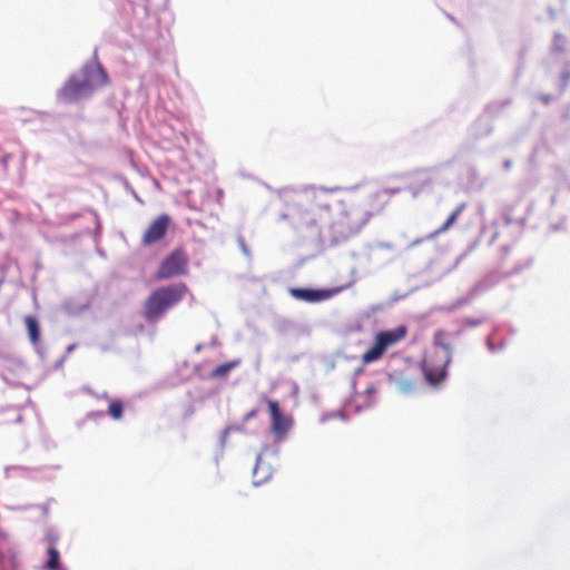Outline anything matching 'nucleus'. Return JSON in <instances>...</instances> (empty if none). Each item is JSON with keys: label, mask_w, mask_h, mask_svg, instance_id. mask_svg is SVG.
Segmentation results:
<instances>
[{"label": "nucleus", "mask_w": 570, "mask_h": 570, "mask_svg": "<svg viewBox=\"0 0 570 570\" xmlns=\"http://www.w3.org/2000/svg\"><path fill=\"white\" fill-rule=\"evenodd\" d=\"M341 189L316 186L282 188L278 195L287 204L282 217L306 238L318 242L346 239L358 233L371 215L358 206L336 199L334 194Z\"/></svg>", "instance_id": "1"}, {"label": "nucleus", "mask_w": 570, "mask_h": 570, "mask_svg": "<svg viewBox=\"0 0 570 570\" xmlns=\"http://www.w3.org/2000/svg\"><path fill=\"white\" fill-rule=\"evenodd\" d=\"M107 81L108 76L95 57L92 61L85 63L80 70L69 76L58 90L57 98L65 104H77L89 99Z\"/></svg>", "instance_id": "2"}, {"label": "nucleus", "mask_w": 570, "mask_h": 570, "mask_svg": "<svg viewBox=\"0 0 570 570\" xmlns=\"http://www.w3.org/2000/svg\"><path fill=\"white\" fill-rule=\"evenodd\" d=\"M434 346L422 361V370L429 384L435 386L446 377V367L452 361V347L444 342V332L434 334Z\"/></svg>", "instance_id": "3"}, {"label": "nucleus", "mask_w": 570, "mask_h": 570, "mask_svg": "<svg viewBox=\"0 0 570 570\" xmlns=\"http://www.w3.org/2000/svg\"><path fill=\"white\" fill-rule=\"evenodd\" d=\"M187 292L188 288L184 283L163 286L154 291L145 303L146 320L149 323L158 322L169 308L184 298Z\"/></svg>", "instance_id": "4"}, {"label": "nucleus", "mask_w": 570, "mask_h": 570, "mask_svg": "<svg viewBox=\"0 0 570 570\" xmlns=\"http://www.w3.org/2000/svg\"><path fill=\"white\" fill-rule=\"evenodd\" d=\"M187 274V257L181 250H174L160 264L157 278L167 279Z\"/></svg>", "instance_id": "5"}, {"label": "nucleus", "mask_w": 570, "mask_h": 570, "mask_svg": "<svg viewBox=\"0 0 570 570\" xmlns=\"http://www.w3.org/2000/svg\"><path fill=\"white\" fill-rule=\"evenodd\" d=\"M267 404L272 420V432L275 434L276 441L282 442L292 429L293 420L291 416L282 413L277 401L268 400Z\"/></svg>", "instance_id": "6"}, {"label": "nucleus", "mask_w": 570, "mask_h": 570, "mask_svg": "<svg viewBox=\"0 0 570 570\" xmlns=\"http://www.w3.org/2000/svg\"><path fill=\"white\" fill-rule=\"evenodd\" d=\"M60 469L59 464L43 465L38 468H27L22 465H8L4 468L6 478H12L16 472H21L23 475H31L37 480H51L52 472Z\"/></svg>", "instance_id": "7"}, {"label": "nucleus", "mask_w": 570, "mask_h": 570, "mask_svg": "<svg viewBox=\"0 0 570 570\" xmlns=\"http://www.w3.org/2000/svg\"><path fill=\"white\" fill-rule=\"evenodd\" d=\"M344 287H337L334 289H314V288H301V287H292L289 288V294L298 299L308 303H317L323 302L331 298L334 294L340 293Z\"/></svg>", "instance_id": "8"}, {"label": "nucleus", "mask_w": 570, "mask_h": 570, "mask_svg": "<svg viewBox=\"0 0 570 570\" xmlns=\"http://www.w3.org/2000/svg\"><path fill=\"white\" fill-rule=\"evenodd\" d=\"M170 218L168 215L164 214L157 217L146 229L142 236L144 245H151L159 239H161L168 228Z\"/></svg>", "instance_id": "9"}, {"label": "nucleus", "mask_w": 570, "mask_h": 570, "mask_svg": "<svg viewBox=\"0 0 570 570\" xmlns=\"http://www.w3.org/2000/svg\"><path fill=\"white\" fill-rule=\"evenodd\" d=\"M492 284L488 278L480 281L476 283L468 293L466 296L458 298L455 302L451 303L449 306L444 307L443 309L448 312H452L461 306L468 305L478 295L484 293L488 291Z\"/></svg>", "instance_id": "10"}, {"label": "nucleus", "mask_w": 570, "mask_h": 570, "mask_svg": "<svg viewBox=\"0 0 570 570\" xmlns=\"http://www.w3.org/2000/svg\"><path fill=\"white\" fill-rule=\"evenodd\" d=\"M268 449L264 448L256 458V464L253 469L254 485H261L272 478L273 469L268 463H265L263 456L267 453Z\"/></svg>", "instance_id": "11"}, {"label": "nucleus", "mask_w": 570, "mask_h": 570, "mask_svg": "<svg viewBox=\"0 0 570 570\" xmlns=\"http://www.w3.org/2000/svg\"><path fill=\"white\" fill-rule=\"evenodd\" d=\"M406 334L405 326H397L393 330L382 331L376 334L375 341L386 350L389 346L395 344L401 338H403Z\"/></svg>", "instance_id": "12"}, {"label": "nucleus", "mask_w": 570, "mask_h": 570, "mask_svg": "<svg viewBox=\"0 0 570 570\" xmlns=\"http://www.w3.org/2000/svg\"><path fill=\"white\" fill-rule=\"evenodd\" d=\"M26 327L31 343L37 346L40 341V326L35 316L24 317Z\"/></svg>", "instance_id": "13"}, {"label": "nucleus", "mask_w": 570, "mask_h": 570, "mask_svg": "<svg viewBox=\"0 0 570 570\" xmlns=\"http://www.w3.org/2000/svg\"><path fill=\"white\" fill-rule=\"evenodd\" d=\"M465 203H461L459 204L455 209L449 215V217L446 218V220L443 223L442 226H440L433 235H438V234H441L445 230H448L452 224L458 219V217L461 215V213L464 210L465 208Z\"/></svg>", "instance_id": "14"}, {"label": "nucleus", "mask_w": 570, "mask_h": 570, "mask_svg": "<svg viewBox=\"0 0 570 570\" xmlns=\"http://www.w3.org/2000/svg\"><path fill=\"white\" fill-rule=\"evenodd\" d=\"M465 203H461L459 204L455 209L449 215V217L446 218V220L443 223L442 226H440L433 235H438V234H441L445 230H448L452 224L458 219V217L461 215V213L464 210L465 208Z\"/></svg>", "instance_id": "15"}, {"label": "nucleus", "mask_w": 570, "mask_h": 570, "mask_svg": "<svg viewBox=\"0 0 570 570\" xmlns=\"http://www.w3.org/2000/svg\"><path fill=\"white\" fill-rule=\"evenodd\" d=\"M465 203H461L459 204L455 209L449 215V217L446 218V220L443 223L442 226H440L433 235H438V234H441L445 230H448L452 224L458 219V217L461 215V213L464 210L465 208Z\"/></svg>", "instance_id": "16"}, {"label": "nucleus", "mask_w": 570, "mask_h": 570, "mask_svg": "<svg viewBox=\"0 0 570 570\" xmlns=\"http://www.w3.org/2000/svg\"><path fill=\"white\" fill-rule=\"evenodd\" d=\"M385 350L375 341L374 345L363 354L362 360L364 363L368 364L376 360H379Z\"/></svg>", "instance_id": "17"}, {"label": "nucleus", "mask_w": 570, "mask_h": 570, "mask_svg": "<svg viewBox=\"0 0 570 570\" xmlns=\"http://www.w3.org/2000/svg\"><path fill=\"white\" fill-rule=\"evenodd\" d=\"M240 363L239 360H234V361H230L228 363H225V364H222L219 366H217L214 371H213V375L215 377H223V376H226L229 371H232L233 368H235L236 366H238Z\"/></svg>", "instance_id": "18"}, {"label": "nucleus", "mask_w": 570, "mask_h": 570, "mask_svg": "<svg viewBox=\"0 0 570 570\" xmlns=\"http://www.w3.org/2000/svg\"><path fill=\"white\" fill-rule=\"evenodd\" d=\"M48 561L46 563V567L47 569L49 570H57L59 568V564H60V556H59V551L53 548V547H50L48 549Z\"/></svg>", "instance_id": "19"}, {"label": "nucleus", "mask_w": 570, "mask_h": 570, "mask_svg": "<svg viewBox=\"0 0 570 570\" xmlns=\"http://www.w3.org/2000/svg\"><path fill=\"white\" fill-rule=\"evenodd\" d=\"M122 403L120 401H111L108 406V414L115 419L119 420L122 416Z\"/></svg>", "instance_id": "20"}, {"label": "nucleus", "mask_w": 570, "mask_h": 570, "mask_svg": "<svg viewBox=\"0 0 570 570\" xmlns=\"http://www.w3.org/2000/svg\"><path fill=\"white\" fill-rule=\"evenodd\" d=\"M244 429L243 426H238V425H228L226 426L222 434H220V438H219V444L222 448H225L226 446V442H227V436L229 433L234 432V431H239L242 432Z\"/></svg>", "instance_id": "21"}, {"label": "nucleus", "mask_w": 570, "mask_h": 570, "mask_svg": "<svg viewBox=\"0 0 570 570\" xmlns=\"http://www.w3.org/2000/svg\"><path fill=\"white\" fill-rule=\"evenodd\" d=\"M567 40L560 33H556L552 42V50L554 52H562L566 48Z\"/></svg>", "instance_id": "22"}, {"label": "nucleus", "mask_w": 570, "mask_h": 570, "mask_svg": "<svg viewBox=\"0 0 570 570\" xmlns=\"http://www.w3.org/2000/svg\"><path fill=\"white\" fill-rule=\"evenodd\" d=\"M399 391L403 394H409L414 390V386L409 380H400L397 381Z\"/></svg>", "instance_id": "23"}, {"label": "nucleus", "mask_w": 570, "mask_h": 570, "mask_svg": "<svg viewBox=\"0 0 570 570\" xmlns=\"http://www.w3.org/2000/svg\"><path fill=\"white\" fill-rule=\"evenodd\" d=\"M487 347L491 353H498L504 348V343L495 344L491 337L487 338Z\"/></svg>", "instance_id": "24"}, {"label": "nucleus", "mask_w": 570, "mask_h": 570, "mask_svg": "<svg viewBox=\"0 0 570 570\" xmlns=\"http://www.w3.org/2000/svg\"><path fill=\"white\" fill-rule=\"evenodd\" d=\"M483 323V318H465L464 320V326H468V327H475V326H479Z\"/></svg>", "instance_id": "25"}, {"label": "nucleus", "mask_w": 570, "mask_h": 570, "mask_svg": "<svg viewBox=\"0 0 570 570\" xmlns=\"http://www.w3.org/2000/svg\"><path fill=\"white\" fill-rule=\"evenodd\" d=\"M238 245H239L242 253L245 256L249 257V249L242 237H238Z\"/></svg>", "instance_id": "26"}, {"label": "nucleus", "mask_w": 570, "mask_h": 570, "mask_svg": "<svg viewBox=\"0 0 570 570\" xmlns=\"http://www.w3.org/2000/svg\"><path fill=\"white\" fill-rule=\"evenodd\" d=\"M375 393H376V387L374 385H371V386L366 387V390H365V396L367 399H370Z\"/></svg>", "instance_id": "27"}, {"label": "nucleus", "mask_w": 570, "mask_h": 570, "mask_svg": "<svg viewBox=\"0 0 570 570\" xmlns=\"http://www.w3.org/2000/svg\"><path fill=\"white\" fill-rule=\"evenodd\" d=\"M257 415V410H252L245 414L244 421H249Z\"/></svg>", "instance_id": "28"}, {"label": "nucleus", "mask_w": 570, "mask_h": 570, "mask_svg": "<svg viewBox=\"0 0 570 570\" xmlns=\"http://www.w3.org/2000/svg\"><path fill=\"white\" fill-rule=\"evenodd\" d=\"M380 248H383V249H392L393 248V245L391 243H387V242H382L377 245Z\"/></svg>", "instance_id": "29"}, {"label": "nucleus", "mask_w": 570, "mask_h": 570, "mask_svg": "<svg viewBox=\"0 0 570 570\" xmlns=\"http://www.w3.org/2000/svg\"><path fill=\"white\" fill-rule=\"evenodd\" d=\"M328 417H344V414L342 412H335L328 416H323L322 421L324 422L325 420H327Z\"/></svg>", "instance_id": "30"}, {"label": "nucleus", "mask_w": 570, "mask_h": 570, "mask_svg": "<svg viewBox=\"0 0 570 570\" xmlns=\"http://www.w3.org/2000/svg\"><path fill=\"white\" fill-rule=\"evenodd\" d=\"M540 99L542 100L543 104H549L552 97L550 95H541Z\"/></svg>", "instance_id": "31"}, {"label": "nucleus", "mask_w": 570, "mask_h": 570, "mask_svg": "<svg viewBox=\"0 0 570 570\" xmlns=\"http://www.w3.org/2000/svg\"><path fill=\"white\" fill-rule=\"evenodd\" d=\"M16 412H17V415H16V417H14V422H16V423H20V422H21V420H22V416H21V414L18 412V410H16Z\"/></svg>", "instance_id": "32"}, {"label": "nucleus", "mask_w": 570, "mask_h": 570, "mask_svg": "<svg viewBox=\"0 0 570 570\" xmlns=\"http://www.w3.org/2000/svg\"><path fill=\"white\" fill-rule=\"evenodd\" d=\"M503 166H504V168H505L507 170H508V169H510V168H511V166H512L511 160H505V161L503 163Z\"/></svg>", "instance_id": "33"}, {"label": "nucleus", "mask_w": 570, "mask_h": 570, "mask_svg": "<svg viewBox=\"0 0 570 570\" xmlns=\"http://www.w3.org/2000/svg\"><path fill=\"white\" fill-rule=\"evenodd\" d=\"M358 186L360 185H354V186L346 187L344 189L347 190V191H354V190H356L358 188Z\"/></svg>", "instance_id": "34"}, {"label": "nucleus", "mask_w": 570, "mask_h": 570, "mask_svg": "<svg viewBox=\"0 0 570 570\" xmlns=\"http://www.w3.org/2000/svg\"><path fill=\"white\" fill-rule=\"evenodd\" d=\"M372 405H373L372 402H367V404H365L364 406L357 405V410L360 411L362 407L367 409V407H371Z\"/></svg>", "instance_id": "35"}, {"label": "nucleus", "mask_w": 570, "mask_h": 570, "mask_svg": "<svg viewBox=\"0 0 570 570\" xmlns=\"http://www.w3.org/2000/svg\"><path fill=\"white\" fill-rule=\"evenodd\" d=\"M385 191H386L387 194L393 195V194H396V193L399 191V189H386Z\"/></svg>", "instance_id": "36"}, {"label": "nucleus", "mask_w": 570, "mask_h": 570, "mask_svg": "<svg viewBox=\"0 0 570 570\" xmlns=\"http://www.w3.org/2000/svg\"><path fill=\"white\" fill-rule=\"evenodd\" d=\"M73 350H75V345H73V344H72V345H69V346L67 347V353H70V352H72Z\"/></svg>", "instance_id": "37"}, {"label": "nucleus", "mask_w": 570, "mask_h": 570, "mask_svg": "<svg viewBox=\"0 0 570 570\" xmlns=\"http://www.w3.org/2000/svg\"><path fill=\"white\" fill-rule=\"evenodd\" d=\"M568 77H569V73H563L562 75V80H563L564 83L567 82Z\"/></svg>", "instance_id": "38"}, {"label": "nucleus", "mask_w": 570, "mask_h": 570, "mask_svg": "<svg viewBox=\"0 0 570 570\" xmlns=\"http://www.w3.org/2000/svg\"><path fill=\"white\" fill-rule=\"evenodd\" d=\"M459 262H460V258H456V261H455V263L453 264V266H452V268H451V269L455 268V267L458 266Z\"/></svg>", "instance_id": "39"}, {"label": "nucleus", "mask_w": 570, "mask_h": 570, "mask_svg": "<svg viewBox=\"0 0 570 570\" xmlns=\"http://www.w3.org/2000/svg\"><path fill=\"white\" fill-rule=\"evenodd\" d=\"M132 195H134V197H135L138 202H140L139 197L137 196V194H136L135 191H132Z\"/></svg>", "instance_id": "40"}, {"label": "nucleus", "mask_w": 570, "mask_h": 570, "mask_svg": "<svg viewBox=\"0 0 570 570\" xmlns=\"http://www.w3.org/2000/svg\"><path fill=\"white\" fill-rule=\"evenodd\" d=\"M419 243H420V240H414V242L410 245V247H412V246H414V245H416V244H419Z\"/></svg>", "instance_id": "41"}]
</instances>
